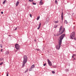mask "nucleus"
Masks as SVG:
<instances>
[{
    "instance_id": "nucleus-15",
    "label": "nucleus",
    "mask_w": 76,
    "mask_h": 76,
    "mask_svg": "<svg viewBox=\"0 0 76 76\" xmlns=\"http://www.w3.org/2000/svg\"><path fill=\"white\" fill-rule=\"evenodd\" d=\"M54 22L55 23H58V21L57 20L56 21H55Z\"/></svg>"
},
{
    "instance_id": "nucleus-37",
    "label": "nucleus",
    "mask_w": 76,
    "mask_h": 76,
    "mask_svg": "<svg viewBox=\"0 0 76 76\" xmlns=\"http://www.w3.org/2000/svg\"><path fill=\"white\" fill-rule=\"evenodd\" d=\"M2 51H3V49H1V52H2Z\"/></svg>"
},
{
    "instance_id": "nucleus-38",
    "label": "nucleus",
    "mask_w": 76,
    "mask_h": 76,
    "mask_svg": "<svg viewBox=\"0 0 76 76\" xmlns=\"http://www.w3.org/2000/svg\"><path fill=\"white\" fill-rule=\"evenodd\" d=\"M27 72V70H26L25 71V73H26V72Z\"/></svg>"
},
{
    "instance_id": "nucleus-36",
    "label": "nucleus",
    "mask_w": 76,
    "mask_h": 76,
    "mask_svg": "<svg viewBox=\"0 0 76 76\" xmlns=\"http://www.w3.org/2000/svg\"><path fill=\"white\" fill-rule=\"evenodd\" d=\"M30 16L31 18H32V15L31 14H30Z\"/></svg>"
},
{
    "instance_id": "nucleus-5",
    "label": "nucleus",
    "mask_w": 76,
    "mask_h": 76,
    "mask_svg": "<svg viewBox=\"0 0 76 76\" xmlns=\"http://www.w3.org/2000/svg\"><path fill=\"white\" fill-rule=\"evenodd\" d=\"M15 47L17 50H19V48H20V46L19 45V44H16L15 45Z\"/></svg>"
},
{
    "instance_id": "nucleus-39",
    "label": "nucleus",
    "mask_w": 76,
    "mask_h": 76,
    "mask_svg": "<svg viewBox=\"0 0 76 76\" xmlns=\"http://www.w3.org/2000/svg\"><path fill=\"white\" fill-rule=\"evenodd\" d=\"M1 14H3V12H1Z\"/></svg>"
},
{
    "instance_id": "nucleus-6",
    "label": "nucleus",
    "mask_w": 76,
    "mask_h": 76,
    "mask_svg": "<svg viewBox=\"0 0 76 76\" xmlns=\"http://www.w3.org/2000/svg\"><path fill=\"white\" fill-rule=\"evenodd\" d=\"M48 61L49 65L50 66H52V64H51V61H50V60H49L48 59Z\"/></svg>"
},
{
    "instance_id": "nucleus-21",
    "label": "nucleus",
    "mask_w": 76,
    "mask_h": 76,
    "mask_svg": "<svg viewBox=\"0 0 76 76\" xmlns=\"http://www.w3.org/2000/svg\"><path fill=\"white\" fill-rule=\"evenodd\" d=\"M3 60V58H0V61H2Z\"/></svg>"
},
{
    "instance_id": "nucleus-24",
    "label": "nucleus",
    "mask_w": 76,
    "mask_h": 76,
    "mask_svg": "<svg viewBox=\"0 0 76 76\" xmlns=\"http://www.w3.org/2000/svg\"><path fill=\"white\" fill-rule=\"evenodd\" d=\"M3 64V62H2L1 63H0V65H2Z\"/></svg>"
},
{
    "instance_id": "nucleus-28",
    "label": "nucleus",
    "mask_w": 76,
    "mask_h": 76,
    "mask_svg": "<svg viewBox=\"0 0 76 76\" xmlns=\"http://www.w3.org/2000/svg\"><path fill=\"white\" fill-rule=\"evenodd\" d=\"M18 29V28L17 27H16L15 29H14V31H16V30Z\"/></svg>"
},
{
    "instance_id": "nucleus-7",
    "label": "nucleus",
    "mask_w": 76,
    "mask_h": 76,
    "mask_svg": "<svg viewBox=\"0 0 76 76\" xmlns=\"http://www.w3.org/2000/svg\"><path fill=\"white\" fill-rule=\"evenodd\" d=\"M41 22H40L39 25V27L37 28V29H39V28H41Z\"/></svg>"
},
{
    "instance_id": "nucleus-25",
    "label": "nucleus",
    "mask_w": 76,
    "mask_h": 76,
    "mask_svg": "<svg viewBox=\"0 0 76 76\" xmlns=\"http://www.w3.org/2000/svg\"><path fill=\"white\" fill-rule=\"evenodd\" d=\"M36 50H37V51H40V50L38 49H36Z\"/></svg>"
},
{
    "instance_id": "nucleus-42",
    "label": "nucleus",
    "mask_w": 76,
    "mask_h": 76,
    "mask_svg": "<svg viewBox=\"0 0 76 76\" xmlns=\"http://www.w3.org/2000/svg\"><path fill=\"white\" fill-rule=\"evenodd\" d=\"M42 1V0H41V1Z\"/></svg>"
},
{
    "instance_id": "nucleus-14",
    "label": "nucleus",
    "mask_w": 76,
    "mask_h": 76,
    "mask_svg": "<svg viewBox=\"0 0 76 76\" xmlns=\"http://www.w3.org/2000/svg\"><path fill=\"white\" fill-rule=\"evenodd\" d=\"M64 23H66V24H67V20H65L64 21Z\"/></svg>"
},
{
    "instance_id": "nucleus-1",
    "label": "nucleus",
    "mask_w": 76,
    "mask_h": 76,
    "mask_svg": "<svg viewBox=\"0 0 76 76\" xmlns=\"http://www.w3.org/2000/svg\"><path fill=\"white\" fill-rule=\"evenodd\" d=\"M64 37H65V34H63L60 36L59 37V42H58V45L56 47V49L57 50H60V47H61V43H62V40H63V38H64Z\"/></svg>"
},
{
    "instance_id": "nucleus-11",
    "label": "nucleus",
    "mask_w": 76,
    "mask_h": 76,
    "mask_svg": "<svg viewBox=\"0 0 76 76\" xmlns=\"http://www.w3.org/2000/svg\"><path fill=\"white\" fill-rule=\"evenodd\" d=\"M61 35V34L59 31L57 33V36H58L59 35Z\"/></svg>"
},
{
    "instance_id": "nucleus-32",
    "label": "nucleus",
    "mask_w": 76,
    "mask_h": 76,
    "mask_svg": "<svg viewBox=\"0 0 76 76\" xmlns=\"http://www.w3.org/2000/svg\"><path fill=\"white\" fill-rule=\"evenodd\" d=\"M53 67H54V68H56V67H57V66H54Z\"/></svg>"
},
{
    "instance_id": "nucleus-40",
    "label": "nucleus",
    "mask_w": 76,
    "mask_h": 76,
    "mask_svg": "<svg viewBox=\"0 0 76 76\" xmlns=\"http://www.w3.org/2000/svg\"><path fill=\"white\" fill-rule=\"evenodd\" d=\"M66 70H67V71H69V69H66Z\"/></svg>"
},
{
    "instance_id": "nucleus-20",
    "label": "nucleus",
    "mask_w": 76,
    "mask_h": 76,
    "mask_svg": "<svg viewBox=\"0 0 76 76\" xmlns=\"http://www.w3.org/2000/svg\"><path fill=\"white\" fill-rule=\"evenodd\" d=\"M34 1V0H29V1L30 2H32Z\"/></svg>"
},
{
    "instance_id": "nucleus-4",
    "label": "nucleus",
    "mask_w": 76,
    "mask_h": 76,
    "mask_svg": "<svg viewBox=\"0 0 76 76\" xmlns=\"http://www.w3.org/2000/svg\"><path fill=\"white\" fill-rule=\"evenodd\" d=\"M75 37V32H73L71 33V34L70 35V37L71 39H73Z\"/></svg>"
},
{
    "instance_id": "nucleus-9",
    "label": "nucleus",
    "mask_w": 76,
    "mask_h": 76,
    "mask_svg": "<svg viewBox=\"0 0 76 76\" xmlns=\"http://www.w3.org/2000/svg\"><path fill=\"white\" fill-rule=\"evenodd\" d=\"M35 65L33 64L31 66V69H34V68H35Z\"/></svg>"
},
{
    "instance_id": "nucleus-23",
    "label": "nucleus",
    "mask_w": 76,
    "mask_h": 76,
    "mask_svg": "<svg viewBox=\"0 0 76 76\" xmlns=\"http://www.w3.org/2000/svg\"><path fill=\"white\" fill-rule=\"evenodd\" d=\"M32 68H30L29 69V71H32Z\"/></svg>"
},
{
    "instance_id": "nucleus-41",
    "label": "nucleus",
    "mask_w": 76,
    "mask_h": 76,
    "mask_svg": "<svg viewBox=\"0 0 76 76\" xmlns=\"http://www.w3.org/2000/svg\"><path fill=\"white\" fill-rule=\"evenodd\" d=\"M34 41L35 42L36 41V40H35V39L34 40Z\"/></svg>"
},
{
    "instance_id": "nucleus-12",
    "label": "nucleus",
    "mask_w": 76,
    "mask_h": 76,
    "mask_svg": "<svg viewBox=\"0 0 76 76\" xmlns=\"http://www.w3.org/2000/svg\"><path fill=\"white\" fill-rule=\"evenodd\" d=\"M43 2H42V1H40L39 2V4L40 5H42V4H43Z\"/></svg>"
},
{
    "instance_id": "nucleus-8",
    "label": "nucleus",
    "mask_w": 76,
    "mask_h": 76,
    "mask_svg": "<svg viewBox=\"0 0 76 76\" xmlns=\"http://www.w3.org/2000/svg\"><path fill=\"white\" fill-rule=\"evenodd\" d=\"M61 20H63V12H62L61 14Z\"/></svg>"
},
{
    "instance_id": "nucleus-3",
    "label": "nucleus",
    "mask_w": 76,
    "mask_h": 76,
    "mask_svg": "<svg viewBox=\"0 0 76 76\" xmlns=\"http://www.w3.org/2000/svg\"><path fill=\"white\" fill-rule=\"evenodd\" d=\"M62 28H63V26H60L59 28V31L60 32L61 34H63V32H64V31H65V28H63V29H62Z\"/></svg>"
},
{
    "instance_id": "nucleus-27",
    "label": "nucleus",
    "mask_w": 76,
    "mask_h": 76,
    "mask_svg": "<svg viewBox=\"0 0 76 76\" xmlns=\"http://www.w3.org/2000/svg\"><path fill=\"white\" fill-rule=\"evenodd\" d=\"M7 76H9V72H7Z\"/></svg>"
},
{
    "instance_id": "nucleus-2",
    "label": "nucleus",
    "mask_w": 76,
    "mask_h": 76,
    "mask_svg": "<svg viewBox=\"0 0 76 76\" xmlns=\"http://www.w3.org/2000/svg\"><path fill=\"white\" fill-rule=\"evenodd\" d=\"M23 65L22 66V67H23L25 66V64L28 61V57L26 55H24L23 57Z\"/></svg>"
},
{
    "instance_id": "nucleus-16",
    "label": "nucleus",
    "mask_w": 76,
    "mask_h": 76,
    "mask_svg": "<svg viewBox=\"0 0 76 76\" xmlns=\"http://www.w3.org/2000/svg\"><path fill=\"white\" fill-rule=\"evenodd\" d=\"M55 3H56V4H58V1H57V0H55Z\"/></svg>"
},
{
    "instance_id": "nucleus-10",
    "label": "nucleus",
    "mask_w": 76,
    "mask_h": 76,
    "mask_svg": "<svg viewBox=\"0 0 76 76\" xmlns=\"http://www.w3.org/2000/svg\"><path fill=\"white\" fill-rule=\"evenodd\" d=\"M19 4V1H17V2L16 3V6H18Z\"/></svg>"
},
{
    "instance_id": "nucleus-31",
    "label": "nucleus",
    "mask_w": 76,
    "mask_h": 76,
    "mask_svg": "<svg viewBox=\"0 0 76 76\" xmlns=\"http://www.w3.org/2000/svg\"><path fill=\"white\" fill-rule=\"evenodd\" d=\"M46 23H48V20H47L46 21Z\"/></svg>"
},
{
    "instance_id": "nucleus-34",
    "label": "nucleus",
    "mask_w": 76,
    "mask_h": 76,
    "mask_svg": "<svg viewBox=\"0 0 76 76\" xmlns=\"http://www.w3.org/2000/svg\"><path fill=\"white\" fill-rule=\"evenodd\" d=\"M46 65V64L45 63L43 64V66H45Z\"/></svg>"
},
{
    "instance_id": "nucleus-29",
    "label": "nucleus",
    "mask_w": 76,
    "mask_h": 76,
    "mask_svg": "<svg viewBox=\"0 0 76 76\" xmlns=\"http://www.w3.org/2000/svg\"><path fill=\"white\" fill-rule=\"evenodd\" d=\"M52 73H53L54 74V73H55V72L54 71H53L52 72Z\"/></svg>"
},
{
    "instance_id": "nucleus-30",
    "label": "nucleus",
    "mask_w": 76,
    "mask_h": 76,
    "mask_svg": "<svg viewBox=\"0 0 76 76\" xmlns=\"http://www.w3.org/2000/svg\"><path fill=\"white\" fill-rule=\"evenodd\" d=\"M56 27H57V26H55L54 27V28H56Z\"/></svg>"
},
{
    "instance_id": "nucleus-13",
    "label": "nucleus",
    "mask_w": 76,
    "mask_h": 76,
    "mask_svg": "<svg viewBox=\"0 0 76 76\" xmlns=\"http://www.w3.org/2000/svg\"><path fill=\"white\" fill-rule=\"evenodd\" d=\"M9 53H10V52H9V51H7L6 52V54H7V55L9 54Z\"/></svg>"
},
{
    "instance_id": "nucleus-26",
    "label": "nucleus",
    "mask_w": 76,
    "mask_h": 76,
    "mask_svg": "<svg viewBox=\"0 0 76 76\" xmlns=\"http://www.w3.org/2000/svg\"><path fill=\"white\" fill-rule=\"evenodd\" d=\"M0 46L1 47V48H2V47H3V45L1 44L0 45Z\"/></svg>"
},
{
    "instance_id": "nucleus-19",
    "label": "nucleus",
    "mask_w": 76,
    "mask_h": 76,
    "mask_svg": "<svg viewBox=\"0 0 76 76\" xmlns=\"http://www.w3.org/2000/svg\"><path fill=\"white\" fill-rule=\"evenodd\" d=\"M39 16L37 17V20H39Z\"/></svg>"
},
{
    "instance_id": "nucleus-33",
    "label": "nucleus",
    "mask_w": 76,
    "mask_h": 76,
    "mask_svg": "<svg viewBox=\"0 0 76 76\" xmlns=\"http://www.w3.org/2000/svg\"><path fill=\"white\" fill-rule=\"evenodd\" d=\"M74 39L75 40V41H76V37H75L74 38Z\"/></svg>"
},
{
    "instance_id": "nucleus-22",
    "label": "nucleus",
    "mask_w": 76,
    "mask_h": 76,
    "mask_svg": "<svg viewBox=\"0 0 76 76\" xmlns=\"http://www.w3.org/2000/svg\"><path fill=\"white\" fill-rule=\"evenodd\" d=\"M32 4H34V5H35L36 4H37L36 3H34V2H33V3H32Z\"/></svg>"
},
{
    "instance_id": "nucleus-35",
    "label": "nucleus",
    "mask_w": 76,
    "mask_h": 76,
    "mask_svg": "<svg viewBox=\"0 0 76 76\" xmlns=\"http://www.w3.org/2000/svg\"><path fill=\"white\" fill-rule=\"evenodd\" d=\"M73 58L74 59H73V60H76V58Z\"/></svg>"
},
{
    "instance_id": "nucleus-17",
    "label": "nucleus",
    "mask_w": 76,
    "mask_h": 76,
    "mask_svg": "<svg viewBox=\"0 0 76 76\" xmlns=\"http://www.w3.org/2000/svg\"><path fill=\"white\" fill-rule=\"evenodd\" d=\"M75 54H73V55H72V58H74V57H75Z\"/></svg>"
},
{
    "instance_id": "nucleus-18",
    "label": "nucleus",
    "mask_w": 76,
    "mask_h": 76,
    "mask_svg": "<svg viewBox=\"0 0 76 76\" xmlns=\"http://www.w3.org/2000/svg\"><path fill=\"white\" fill-rule=\"evenodd\" d=\"M6 1H7L6 0H5L3 2V4H5V3L6 2Z\"/></svg>"
}]
</instances>
